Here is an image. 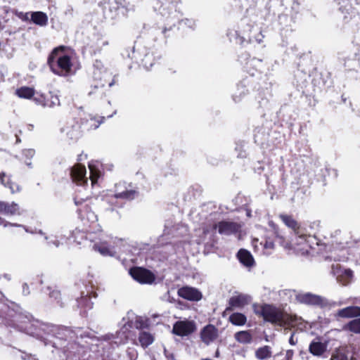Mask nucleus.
<instances>
[{
  "mask_svg": "<svg viewBox=\"0 0 360 360\" xmlns=\"http://www.w3.org/2000/svg\"><path fill=\"white\" fill-rule=\"evenodd\" d=\"M253 311L265 322L281 327L292 326L297 320L296 315L289 314L283 309L272 304H254Z\"/></svg>",
  "mask_w": 360,
  "mask_h": 360,
  "instance_id": "nucleus-1",
  "label": "nucleus"
},
{
  "mask_svg": "<svg viewBox=\"0 0 360 360\" xmlns=\"http://www.w3.org/2000/svg\"><path fill=\"white\" fill-rule=\"evenodd\" d=\"M96 198L89 197L86 198L75 196L74 202L77 207V212L79 218L84 225L90 226L91 224L98 221L97 215L94 211L95 208Z\"/></svg>",
  "mask_w": 360,
  "mask_h": 360,
  "instance_id": "nucleus-3",
  "label": "nucleus"
},
{
  "mask_svg": "<svg viewBox=\"0 0 360 360\" xmlns=\"http://www.w3.org/2000/svg\"><path fill=\"white\" fill-rule=\"evenodd\" d=\"M135 328L139 330H142L148 327V324L146 321L141 318L137 319L135 321Z\"/></svg>",
  "mask_w": 360,
  "mask_h": 360,
  "instance_id": "nucleus-38",
  "label": "nucleus"
},
{
  "mask_svg": "<svg viewBox=\"0 0 360 360\" xmlns=\"http://www.w3.org/2000/svg\"><path fill=\"white\" fill-rule=\"evenodd\" d=\"M31 20L35 25L41 27L46 26L48 24V16L42 11H34L30 13Z\"/></svg>",
  "mask_w": 360,
  "mask_h": 360,
  "instance_id": "nucleus-23",
  "label": "nucleus"
},
{
  "mask_svg": "<svg viewBox=\"0 0 360 360\" xmlns=\"http://www.w3.org/2000/svg\"><path fill=\"white\" fill-rule=\"evenodd\" d=\"M336 317L343 319H354L360 316V307L349 306L339 309L336 314Z\"/></svg>",
  "mask_w": 360,
  "mask_h": 360,
  "instance_id": "nucleus-18",
  "label": "nucleus"
},
{
  "mask_svg": "<svg viewBox=\"0 0 360 360\" xmlns=\"http://www.w3.org/2000/svg\"><path fill=\"white\" fill-rule=\"evenodd\" d=\"M113 85V81H106L104 76L100 72H94L89 84V96H103L105 94V86Z\"/></svg>",
  "mask_w": 360,
  "mask_h": 360,
  "instance_id": "nucleus-6",
  "label": "nucleus"
},
{
  "mask_svg": "<svg viewBox=\"0 0 360 360\" xmlns=\"http://www.w3.org/2000/svg\"><path fill=\"white\" fill-rule=\"evenodd\" d=\"M138 193L135 190H126L124 191L115 193L114 195V198L118 199H125L127 200H131L135 198V197L137 195Z\"/></svg>",
  "mask_w": 360,
  "mask_h": 360,
  "instance_id": "nucleus-34",
  "label": "nucleus"
},
{
  "mask_svg": "<svg viewBox=\"0 0 360 360\" xmlns=\"http://www.w3.org/2000/svg\"><path fill=\"white\" fill-rule=\"evenodd\" d=\"M129 275L141 284L151 285L155 281V275L149 269L142 266H133L129 270Z\"/></svg>",
  "mask_w": 360,
  "mask_h": 360,
  "instance_id": "nucleus-7",
  "label": "nucleus"
},
{
  "mask_svg": "<svg viewBox=\"0 0 360 360\" xmlns=\"http://www.w3.org/2000/svg\"><path fill=\"white\" fill-rule=\"evenodd\" d=\"M94 248L97 250L101 255L104 256H113L115 255V252H112L108 246L105 245H95Z\"/></svg>",
  "mask_w": 360,
  "mask_h": 360,
  "instance_id": "nucleus-35",
  "label": "nucleus"
},
{
  "mask_svg": "<svg viewBox=\"0 0 360 360\" xmlns=\"http://www.w3.org/2000/svg\"><path fill=\"white\" fill-rule=\"evenodd\" d=\"M25 286L27 288V284H25V285L23 286V288H25Z\"/></svg>",
  "mask_w": 360,
  "mask_h": 360,
  "instance_id": "nucleus-48",
  "label": "nucleus"
},
{
  "mask_svg": "<svg viewBox=\"0 0 360 360\" xmlns=\"http://www.w3.org/2000/svg\"><path fill=\"white\" fill-rule=\"evenodd\" d=\"M96 292L93 290L90 292L87 291L86 293L83 291L81 292L80 297L77 299L78 307L84 309H91L93 307V302L91 301V298L92 297H96Z\"/></svg>",
  "mask_w": 360,
  "mask_h": 360,
  "instance_id": "nucleus-20",
  "label": "nucleus"
},
{
  "mask_svg": "<svg viewBox=\"0 0 360 360\" xmlns=\"http://www.w3.org/2000/svg\"><path fill=\"white\" fill-rule=\"evenodd\" d=\"M345 274L351 277L352 276V271L351 269H346L345 270Z\"/></svg>",
  "mask_w": 360,
  "mask_h": 360,
  "instance_id": "nucleus-43",
  "label": "nucleus"
},
{
  "mask_svg": "<svg viewBox=\"0 0 360 360\" xmlns=\"http://www.w3.org/2000/svg\"><path fill=\"white\" fill-rule=\"evenodd\" d=\"M237 257L240 263L248 267L253 266L255 261L251 253L245 249H240L237 254Z\"/></svg>",
  "mask_w": 360,
  "mask_h": 360,
  "instance_id": "nucleus-21",
  "label": "nucleus"
},
{
  "mask_svg": "<svg viewBox=\"0 0 360 360\" xmlns=\"http://www.w3.org/2000/svg\"><path fill=\"white\" fill-rule=\"evenodd\" d=\"M295 300L300 304L321 309H330L335 304L334 302H330L326 298L311 292L298 293L295 295Z\"/></svg>",
  "mask_w": 360,
  "mask_h": 360,
  "instance_id": "nucleus-4",
  "label": "nucleus"
},
{
  "mask_svg": "<svg viewBox=\"0 0 360 360\" xmlns=\"http://www.w3.org/2000/svg\"><path fill=\"white\" fill-rule=\"evenodd\" d=\"M86 173V167L81 163H77L70 168V177L72 181L79 186L87 183Z\"/></svg>",
  "mask_w": 360,
  "mask_h": 360,
  "instance_id": "nucleus-12",
  "label": "nucleus"
},
{
  "mask_svg": "<svg viewBox=\"0 0 360 360\" xmlns=\"http://www.w3.org/2000/svg\"><path fill=\"white\" fill-rule=\"evenodd\" d=\"M327 349V345L321 342L311 341L309 346V352L316 356H322Z\"/></svg>",
  "mask_w": 360,
  "mask_h": 360,
  "instance_id": "nucleus-22",
  "label": "nucleus"
},
{
  "mask_svg": "<svg viewBox=\"0 0 360 360\" xmlns=\"http://www.w3.org/2000/svg\"><path fill=\"white\" fill-rule=\"evenodd\" d=\"M229 321L234 326H242L247 322V317L240 312H234L230 315Z\"/></svg>",
  "mask_w": 360,
  "mask_h": 360,
  "instance_id": "nucleus-29",
  "label": "nucleus"
},
{
  "mask_svg": "<svg viewBox=\"0 0 360 360\" xmlns=\"http://www.w3.org/2000/svg\"><path fill=\"white\" fill-rule=\"evenodd\" d=\"M235 339L240 343L249 344L252 340V335L249 330H241L235 334Z\"/></svg>",
  "mask_w": 360,
  "mask_h": 360,
  "instance_id": "nucleus-30",
  "label": "nucleus"
},
{
  "mask_svg": "<svg viewBox=\"0 0 360 360\" xmlns=\"http://www.w3.org/2000/svg\"><path fill=\"white\" fill-rule=\"evenodd\" d=\"M81 124L84 130L90 131L97 129L100 126L101 122L95 117H89L83 119Z\"/></svg>",
  "mask_w": 360,
  "mask_h": 360,
  "instance_id": "nucleus-25",
  "label": "nucleus"
},
{
  "mask_svg": "<svg viewBox=\"0 0 360 360\" xmlns=\"http://www.w3.org/2000/svg\"><path fill=\"white\" fill-rule=\"evenodd\" d=\"M239 60L241 63H244L245 71L252 76L257 73H262L265 69L266 64L262 59L249 58L248 54H242L240 56Z\"/></svg>",
  "mask_w": 360,
  "mask_h": 360,
  "instance_id": "nucleus-8",
  "label": "nucleus"
},
{
  "mask_svg": "<svg viewBox=\"0 0 360 360\" xmlns=\"http://www.w3.org/2000/svg\"><path fill=\"white\" fill-rule=\"evenodd\" d=\"M210 232L208 229H203V233L207 234Z\"/></svg>",
  "mask_w": 360,
  "mask_h": 360,
  "instance_id": "nucleus-46",
  "label": "nucleus"
},
{
  "mask_svg": "<svg viewBox=\"0 0 360 360\" xmlns=\"http://www.w3.org/2000/svg\"><path fill=\"white\" fill-rule=\"evenodd\" d=\"M11 12L14 15H15L16 17H18L19 19H20L22 21L27 22L30 20L29 15L30 14V13H29V12L24 13L22 11H18L16 9H13Z\"/></svg>",
  "mask_w": 360,
  "mask_h": 360,
  "instance_id": "nucleus-37",
  "label": "nucleus"
},
{
  "mask_svg": "<svg viewBox=\"0 0 360 360\" xmlns=\"http://www.w3.org/2000/svg\"><path fill=\"white\" fill-rule=\"evenodd\" d=\"M0 225H4V226H7L6 221L4 220V219H3L1 217H0Z\"/></svg>",
  "mask_w": 360,
  "mask_h": 360,
  "instance_id": "nucleus-45",
  "label": "nucleus"
},
{
  "mask_svg": "<svg viewBox=\"0 0 360 360\" xmlns=\"http://www.w3.org/2000/svg\"><path fill=\"white\" fill-rule=\"evenodd\" d=\"M200 337L204 344L209 345L218 338L219 330L215 326L207 324L201 329Z\"/></svg>",
  "mask_w": 360,
  "mask_h": 360,
  "instance_id": "nucleus-13",
  "label": "nucleus"
},
{
  "mask_svg": "<svg viewBox=\"0 0 360 360\" xmlns=\"http://www.w3.org/2000/svg\"><path fill=\"white\" fill-rule=\"evenodd\" d=\"M154 336L146 331H141L139 335V342L143 348H146L154 342Z\"/></svg>",
  "mask_w": 360,
  "mask_h": 360,
  "instance_id": "nucleus-26",
  "label": "nucleus"
},
{
  "mask_svg": "<svg viewBox=\"0 0 360 360\" xmlns=\"http://www.w3.org/2000/svg\"><path fill=\"white\" fill-rule=\"evenodd\" d=\"M0 213L6 215H20L21 211L18 204L12 202L11 203L0 201Z\"/></svg>",
  "mask_w": 360,
  "mask_h": 360,
  "instance_id": "nucleus-19",
  "label": "nucleus"
},
{
  "mask_svg": "<svg viewBox=\"0 0 360 360\" xmlns=\"http://www.w3.org/2000/svg\"><path fill=\"white\" fill-rule=\"evenodd\" d=\"M25 128L29 131H32L34 129V125L29 124L25 126Z\"/></svg>",
  "mask_w": 360,
  "mask_h": 360,
  "instance_id": "nucleus-44",
  "label": "nucleus"
},
{
  "mask_svg": "<svg viewBox=\"0 0 360 360\" xmlns=\"http://www.w3.org/2000/svg\"><path fill=\"white\" fill-rule=\"evenodd\" d=\"M33 101L37 105L44 108H53L60 103L58 96L52 94H37L33 98Z\"/></svg>",
  "mask_w": 360,
  "mask_h": 360,
  "instance_id": "nucleus-14",
  "label": "nucleus"
},
{
  "mask_svg": "<svg viewBox=\"0 0 360 360\" xmlns=\"http://www.w3.org/2000/svg\"><path fill=\"white\" fill-rule=\"evenodd\" d=\"M269 225L274 229V238L266 237L264 240V242L261 243V244L263 245L264 249L266 251H269L267 252L268 254H269L271 251L274 249L275 241L278 242L281 245H283V243L285 242L284 237L279 234V229L278 226L275 224L273 221H269Z\"/></svg>",
  "mask_w": 360,
  "mask_h": 360,
  "instance_id": "nucleus-11",
  "label": "nucleus"
},
{
  "mask_svg": "<svg viewBox=\"0 0 360 360\" xmlns=\"http://www.w3.org/2000/svg\"><path fill=\"white\" fill-rule=\"evenodd\" d=\"M196 330V325L193 321H178L174 323L172 333L178 336H188Z\"/></svg>",
  "mask_w": 360,
  "mask_h": 360,
  "instance_id": "nucleus-10",
  "label": "nucleus"
},
{
  "mask_svg": "<svg viewBox=\"0 0 360 360\" xmlns=\"http://www.w3.org/2000/svg\"><path fill=\"white\" fill-rule=\"evenodd\" d=\"M89 167L90 170V179L92 184H94L100 176V171L91 165H89Z\"/></svg>",
  "mask_w": 360,
  "mask_h": 360,
  "instance_id": "nucleus-36",
  "label": "nucleus"
},
{
  "mask_svg": "<svg viewBox=\"0 0 360 360\" xmlns=\"http://www.w3.org/2000/svg\"><path fill=\"white\" fill-rule=\"evenodd\" d=\"M294 335H295V333H292L291 334V336L289 338V343L291 345H295L297 344V341L294 340Z\"/></svg>",
  "mask_w": 360,
  "mask_h": 360,
  "instance_id": "nucleus-42",
  "label": "nucleus"
},
{
  "mask_svg": "<svg viewBox=\"0 0 360 360\" xmlns=\"http://www.w3.org/2000/svg\"><path fill=\"white\" fill-rule=\"evenodd\" d=\"M178 295L181 297L189 301H199L202 295L200 291L192 287L185 286L178 290Z\"/></svg>",
  "mask_w": 360,
  "mask_h": 360,
  "instance_id": "nucleus-15",
  "label": "nucleus"
},
{
  "mask_svg": "<svg viewBox=\"0 0 360 360\" xmlns=\"http://www.w3.org/2000/svg\"><path fill=\"white\" fill-rule=\"evenodd\" d=\"M239 40H240V44H243V41H244L242 39V38H239Z\"/></svg>",
  "mask_w": 360,
  "mask_h": 360,
  "instance_id": "nucleus-47",
  "label": "nucleus"
},
{
  "mask_svg": "<svg viewBox=\"0 0 360 360\" xmlns=\"http://www.w3.org/2000/svg\"><path fill=\"white\" fill-rule=\"evenodd\" d=\"M272 356L271 348L269 345L260 347L255 351V357L259 360H266Z\"/></svg>",
  "mask_w": 360,
  "mask_h": 360,
  "instance_id": "nucleus-27",
  "label": "nucleus"
},
{
  "mask_svg": "<svg viewBox=\"0 0 360 360\" xmlns=\"http://www.w3.org/2000/svg\"><path fill=\"white\" fill-rule=\"evenodd\" d=\"M345 330L350 331L356 334H360V316L349 321L344 326Z\"/></svg>",
  "mask_w": 360,
  "mask_h": 360,
  "instance_id": "nucleus-31",
  "label": "nucleus"
},
{
  "mask_svg": "<svg viewBox=\"0 0 360 360\" xmlns=\"http://www.w3.org/2000/svg\"><path fill=\"white\" fill-rule=\"evenodd\" d=\"M49 297L60 307H64L67 302V299L63 297L60 291L57 289L50 291Z\"/></svg>",
  "mask_w": 360,
  "mask_h": 360,
  "instance_id": "nucleus-28",
  "label": "nucleus"
},
{
  "mask_svg": "<svg viewBox=\"0 0 360 360\" xmlns=\"http://www.w3.org/2000/svg\"><path fill=\"white\" fill-rule=\"evenodd\" d=\"M101 5L105 19L115 20L119 17L120 13L127 11L122 0H103Z\"/></svg>",
  "mask_w": 360,
  "mask_h": 360,
  "instance_id": "nucleus-5",
  "label": "nucleus"
},
{
  "mask_svg": "<svg viewBox=\"0 0 360 360\" xmlns=\"http://www.w3.org/2000/svg\"><path fill=\"white\" fill-rule=\"evenodd\" d=\"M0 183L5 188H8L13 194L18 193L21 190L20 186L13 179L12 176L5 172H0Z\"/></svg>",
  "mask_w": 360,
  "mask_h": 360,
  "instance_id": "nucleus-17",
  "label": "nucleus"
},
{
  "mask_svg": "<svg viewBox=\"0 0 360 360\" xmlns=\"http://www.w3.org/2000/svg\"><path fill=\"white\" fill-rule=\"evenodd\" d=\"M293 354H294V352L292 349L287 350L286 354H285V359L286 360H292Z\"/></svg>",
  "mask_w": 360,
  "mask_h": 360,
  "instance_id": "nucleus-41",
  "label": "nucleus"
},
{
  "mask_svg": "<svg viewBox=\"0 0 360 360\" xmlns=\"http://www.w3.org/2000/svg\"><path fill=\"white\" fill-rule=\"evenodd\" d=\"M15 95L20 98L33 99L36 94L34 88L24 86L16 89Z\"/></svg>",
  "mask_w": 360,
  "mask_h": 360,
  "instance_id": "nucleus-24",
  "label": "nucleus"
},
{
  "mask_svg": "<svg viewBox=\"0 0 360 360\" xmlns=\"http://www.w3.org/2000/svg\"><path fill=\"white\" fill-rule=\"evenodd\" d=\"M249 298L247 295L240 294L232 296L229 300V306L226 308L225 312L231 311L234 309H241L248 304Z\"/></svg>",
  "mask_w": 360,
  "mask_h": 360,
  "instance_id": "nucleus-16",
  "label": "nucleus"
},
{
  "mask_svg": "<svg viewBox=\"0 0 360 360\" xmlns=\"http://www.w3.org/2000/svg\"><path fill=\"white\" fill-rule=\"evenodd\" d=\"M155 57L152 52H147L141 59V65L146 69H150L155 63Z\"/></svg>",
  "mask_w": 360,
  "mask_h": 360,
  "instance_id": "nucleus-33",
  "label": "nucleus"
},
{
  "mask_svg": "<svg viewBox=\"0 0 360 360\" xmlns=\"http://www.w3.org/2000/svg\"><path fill=\"white\" fill-rule=\"evenodd\" d=\"M240 225L237 222L224 220L215 223L212 226L213 231L218 229L219 234L226 236L236 234L240 231Z\"/></svg>",
  "mask_w": 360,
  "mask_h": 360,
  "instance_id": "nucleus-9",
  "label": "nucleus"
},
{
  "mask_svg": "<svg viewBox=\"0 0 360 360\" xmlns=\"http://www.w3.org/2000/svg\"><path fill=\"white\" fill-rule=\"evenodd\" d=\"M65 47L60 46L53 49L47 59V64L51 70L56 75H63L70 72L72 69L71 58L68 55H63L57 59L59 51H64Z\"/></svg>",
  "mask_w": 360,
  "mask_h": 360,
  "instance_id": "nucleus-2",
  "label": "nucleus"
},
{
  "mask_svg": "<svg viewBox=\"0 0 360 360\" xmlns=\"http://www.w3.org/2000/svg\"><path fill=\"white\" fill-rule=\"evenodd\" d=\"M22 153L27 158H32L35 154L34 150L32 148L25 149Z\"/></svg>",
  "mask_w": 360,
  "mask_h": 360,
  "instance_id": "nucleus-40",
  "label": "nucleus"
},
{
  "mask_svg": "<svg viewBox=\"0 0 360 360\" xmlns=\"http://www.w3.org/2000/svg\"><path fill=\"white\" fill-rule=\"evenodd\" d=\"M280 218L283 222L289 228L293 230H297L300 228V225L297 221L291 215L288 214H280Z\"/></svg>",
  "mask_w": 360,
  "mask_h": 360,
  "instance_id": "nucleus-32",
  "label": "nucleus"
},
{
  "mask_svg": "<svg viewBox=\"0 0 360 360\" xmlns=\"http://www.w3.org/2000/svg\"><path fill=\"white\" fill-rule=\"evenodd\" d=\"M330 360H348V358L344 352H338L332 354Z\"/></svg>",
  "mask_w": 360,
  "mask_h": 360,
  "instance_id": "nucleus-39",
  "label": "nucleus"
}]
</instances>
